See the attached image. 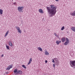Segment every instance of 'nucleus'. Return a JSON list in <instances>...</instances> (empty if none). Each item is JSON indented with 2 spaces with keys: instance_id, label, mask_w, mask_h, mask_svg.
Listing matches in <instances>:
<instances>
[{
  "instance_id": "1",
  "label": "nucleus",
  "mask_w": 75,
  "mask_h": 75,
  "mask_svg": "<svg viewBox=\"0 0 75 75\" xmlns=\"http://www.w3.org/2000/svg\"><path fill=\"white\" fill-rule=\"evenodd\" d=\"M50 7H46L47 10L48 12V13L49 14V16L51 17L52 16H54L55 15L57 11L56 9L57 8L54 5H50Z\"/></svg>"
},
{
  "instance_id": "2",
  "label": "nucleus",
  "mask_w": 75,
  "mask_h": 75,
  "mask_svg": "<svg viewBox=\"0 0 75 75\" xmlns=\"http://www.w3.org/2000/svg\"><path fill=\"white\" fill-rule=\"evenodd\" d=\"M24 9L23 6H19L18 7V10L19 12L23 13V10Z\"/></svg>"
},
{
  "instance_id": "3",
  "label": "nucleus",
  "mask_w": 75,
  "mask_h": 75,
  "mask_svg": "<svg viewBox=\"0 0 75 75\" xmlns=\"http://www.w3.org/2000/svg\"><path fill=\"white\" fill-rule=\"evenodd\" d=\"M38 11L41 14H43V13H44V11H43L42 9H39Z\"/></svg>"
},
{
  "instance_id": "4",
  "label": "nucleus",
  "mask_w": 75,
  "mask_h": 75,
  "mask_svg": "<svg viewBox=\"0 0 75 75\" xmlns=\"http://www.w3.org/2000/svg\"><path fill=\"white\" fill-rule=\"evenodd\" d=\"M12 65H9L8 66V67H7V69H6V70H9L11 68H12Z\"/></svg>"
},
{
  "instance_id": "5",
  "label": "nucleus",
  "mask_w": 75,
  "mask_h": 75,
  "mask_svg": "<svg viewBox=\"0 0 75 75\" xmlns=\"http://www.w3.org/2000/svg\"><path fill=\"white\" fill-rule=\"evenodd\" d=\"M61 40L62 42H64L65 41L66 39L65 38L63 37L62 38Z\"/></svg>"
},
{
  "instance_id": "6",
  "label": "nucleus",
  "mask_w": 75,
  "mask_h": 75,
  "mask_svg": "<svg viewBox=\"0 0 75 75\" xmlns=\"http://www.w3.org/2000/svg\"><path fill=\"white\" fill-rule=\"evenodd\" d=\"M70 14L72 16H75V11L73 12L72 13H70Z\"/></svg>"
},
{
  "instance_id": "7",
  "label": "nucleus",
  "mask_w": 75,
  "mask_h": 75,
  "mask_svg": "<svg viewBox=\"0 0 75 75\" xmlns=\"http://www.w3.org/2000/svg\"><path fill=\"white\" fill-rule=\"evenodd\" d=\"M32 61V58H30L29 60V62L28 63V65H29V64H31V62Z\"/></svg>"
},
{
  "instance_id": "8",
  "label": "nucleus",
  "mask_w": 75,
  "mask_h": 75,
  "mask_svg": "<svg viewBox=\"0 0 75 75\" xmlns=\"http://www.w3.org/2000/svg\"><path fill=\"white\" fill-rule=\"evenodd\" d=\"M71 30L72 31H74L75 32V27H72L71 28Z\"/></svg>"
},
{
  "instance_id": "9",
  "label": "nucleus",
  "mask_w": 75,
  "mask_h": 75,
  "mask_svg": "<svg viewBox=\"0 0 75 75\" xmlns=\"http://www.w3.org/2000/svg\"><path fill=\"white\" fill-rule=\"evenodd\" d=\"M45 55H49V53L47 52V51L45 50Z\"/></svg>"
},
{
  "instance_id": "10",
  "label": "nucleus",
  "mask_w": 75,
  "mask_h": 75,
  "mask_svg": "<svg viewBox=\"0 0 75 75\" xmlns=\"http://www.w3.org/2000/svg\"><path fill=\"white\" fill-rule=\"evenodd\" d=\"M38 50H39V51H40L41 52L42 51V48L40 47H38Z\"/></svg>"
},
{
  "instance_id": "11",
  "label": "nucleus",
  "mask_w": 75,
  "mask_h": 75,
  "mask_svg": "<svg viewBox=\"0 0 75 75\" xmlns=\"http://www.w3.org/2000/svg\"><path fill=\"white\" fill-rule=\"evenodd\" d=\"M18 73L19 74H22V72L21 70H19V71H18Z\"/></svg>"
},
{
  "instance_id": "12",
  "label": "nucleus",
  "mask_w": 75,
  "mask_h": 75,
  "mask_svg": "<svg viewBox=\"0 0 75 75\" xmlns=\"http://www.w3.org/2000/svg\"><path fill=\"white\" fill-rule=\"evenodd\" d=\"M3 10L1 9H0V14H3Z\"/></svg>"
},
{
  "instance_id": "13",
  "label": "nucleus",
  "mask_w": 75,
  "mask_h": 75,
  "mask_svg": "<svg viewBox=\"0 0 75 75\" xmlns=\"http://www.w3.org/2000/svg\"><path fill=\"white\" fill-rule=\"evenodd\" d=\"M69 43V42H66H66L64 44V45H68V44Z\"/></svg>"
},
{
  "instance_id": "14",
  "label": "nucleus",
  "mask_w": 75,
  "mask_h": 75,
  "mask_svg": "<svg viewBox=\"0 0 75 75\" xmlns=\"http://www.w3.org/2000/svg\"><path fill=\"white\" fill-rule=\"evenodd\" d=\"M9 44L11 47L13 46V44H12V43H11V41H9Z\"/></svg>"
},
{
  "instance_id": "15",
  "label": "nucleus",
  "mask_w": 75,
  "mask_h": 75,
  "mask_svg": "<svg viewBox=\"0 0 75 75\" xmlns=\"http://www.w3.org/2000/svg\"><path fill=\"white\" fill-rule=\"evenodd\" d=\"M6 48L7 50H10V48H9V46H7L6 44Z\"/></svg>"
},
{
  "instance_id": "16",
  "label": "nucleus",
  "mask_w": 75,
  "mask_h": 75,
  "mask_svg": "<svg viewBox=\"0 0 75 75\" xmlns=\"http://www.w3.org/2000/svg\"><path fill=\"white\" fill-rule=\"evenodd\" d=\"M13 72L14 73H16V72H18V71H17V69H15L13 71Z\"/></svg>"
},
{
  "instance_id": "17",
  "label": "nucleus",
  "mask_w": 75,
  "mask_h": 75,
  "mask_svg": "<svg viewBox=\"0 0 75 75\" xmlns=\"http://www.w3.org/2000/svg\"><path fill=\"white\" fill-rule=\"evenodd\" d=\"M15 28H16V29L18 30H20V28L19 27H18L17 26H16Z\"/></svg>"
},
{
  "instance_id": "18",
  "label": "nucleus",
  "mask_w": 75,
  "mask_h": 75,
  "mask_svg": "<svg viewBox=\"0 0 75 75\" xmlns=\"http://www.w3.org/2000/svg\"><path fill=\"white\" fill-rule=\"evenodd\" d=\"M59 62H56V65L57 66H58V65H59Z\"/></svg>"
},
{
  "instance_id": "19",
  "label": "nucleus",
  "mask_w": 75,
  "mask_h": 75,
  "mask_svg": "<svg viewBox=\"0 0 75 75\" xmlns=\"http://www.w3.org/2000/svg\"><path fill=\"white\" fill-rule=\"evenodd\" d=\"M54 59H55V61H56V62H58V59L57 58H54Z\"/></svg>"
},
{
  "instance_id": "20",
  "label": "nucleus",
  "mask_w": 75,
  "mask_h": 75,
  "mask_svg": "<svg viewBox=\"0 0 75 75\" xmlns=\"http://www.w3.org/2000/svg\"><path fill=\"white\" fill-rule=\"evenodd\" d=\"M22 67H23V68H25V69H26V68H27L26 66H25V65H22Z\"/></svg>"
},
{
  "instance_id": "21",
  "label": "nucleus",
  "mask_w": 75,
  "mask_h": 75,
  "mask_svg": "<svg viewBox=\"0 0 75 75\" xmlns=\"http://www.w3.org/2000/svg\"><path fill=\"white\" fill-rule=\"evenodd\" d=\"M8 31L6 33L5 35V37L7 36V35H8Z\"/></svg>"
},
{
  "instance_id": "22",
  "label": "nucleus",
  "mask_w": 75,
  "mask_h": 75,
  "mask_svg": "<svg viewBox=\"0 0 75 75\" xmlns=\"http://www.w3.org/2000/svg\"><path fill=\"white\" fill-rule=\"evenodd\" d=\"M66 41L67 42H69V39H68V38H66Z\"/></svg>"
},
{
  "instance_id": "23",
  "label": "nucleus",
  "mask_w": 75,
  "mask_h": 75,
  "mask_svg": "<svg viewBox=\"0 0 75 75\" xmlns=\"http://www.w3.org/2000/svg\"><path fill=\"white\" fill-rule=\"evenodd\" d=\"M56 42L57 45H59V41L58 40Z\"/></svg>"
},
{
  "instance_id": "24",
  "label": "nucleus",
  "mask_w": 75,
  "mask_h": 75,
  "mask_svg": "<svg viewBox=\"0 0 75 75\" xmlns=\"http://www.w3.org/2000/svg\"><path fill=\"white\" fill-rule=\"evenodd\" d=\"M64 28H65V27L64 26H63L61 29V30H64Z\"/></svg>"
},
{
  "instance_id": "25",
  "label": "nucleus",
  "mask_w": 75,
  "mask_h": 75,
  "mask_svg": "<svg viewBox=\"0 0 75 75\" xmlns=\"http://www.w3.org/2000/svg\"><path fill=\"white\" fill-rule=\"evenodd\" d=\"M18 31L19 33H20V34H21V30H20V29H19V30H18Z\"/></svg>"
},
{
  "instance_id": "26",
  "label": "nucleus",
  "mask_w": 75,
  "mask_h": 75,
  "mask_svg": "<svg viewBox=\"0 0 75 75\" xmlns=\"http://www.w3.org/2000/svg\"><path fill=\"white\" fill-rule=\"evenodd\" d=\"M54 35H55V36H56V37H58V35H57V34H56V33H54Z\"/></svg>"
},
{
  "instance_id": "27",
  "label": "nucleus",
  "mask_w": 75,
  "mask_h": 75,
  "mask_svg": "<svg viewBox=\"0 0 75 75\" xmlns=\"http://www.w3.org/2000/svg\"><path fill=\"white\" fill-rule=\"evenodd\" d=\"M53 67L54 68H55V64H53Z\"/></svg>"
},
{
  "instance_id": "28",
  "label": "nucleus",
  "mask_w": 75,
  "mask_h": 75,
  "mask_svg": "<svg viewBox=\"0 0 75 75\" xmlns=\"http://www.w3.org/2000/svg\"><path fill=\"white\" fill-rule=\"evenodd\" d=\"M15 75H18V72L16 73Z\"/></svg>"
},
{
  "instance_id": "29",
  "label": "nucleus",
  "mask_w": 75,
  "mask_h": 75,
  "mask_svg": "<svg viewBox=\"0 0 75 75\" xmlns=\"http://www.w3.org/2000/svg\"><path fill=\"white\" fill-rule=\"evenodd\" d=\"M52 62L54 63L55 62V61H54V59H53V61H52Z\"/></svg>"
},
{
  "instance_id": "30",
  "label": "nucleus",
  "mask_w": 75,
  "mask_h": 75,
  "mask_svg": "<svg viewBox=\"0 0 75 75\" xmlns=\"http://www.w3.org/2000/svg\"><path fill=\"white\" fill-rule=\"evenodd\" d=\"M47 62H48V61H47V60H46L45 61V63H47Z\"/></svg>"
},
{
  "instance_id": "31",
  "label": "nucleus",
  "mask_w": 75,
  "mask_h": 75,
  "mask_svg": "<svg viewBox=\"0 0 75 75\" xmlns=\"http://www.w3.org/2000/svg\"><path fill=\"white\" fill-rule=\"evenodd\" d=\"M3 56H4V54H2L1 55V57H3Z\"/></svg>"
},
{
  "instance_id": "32",
  "label": "nucleus",
  "mask_w": 75,
  "mask_h": 75,
  "mask_svg": "<svg viewBox=\"0 0 75 75\" xmlns=\"http://www.w3.org/2000/svg\"><path fill=\"white\" fill-rule=\"evenodd\" d=\"M13 4L14 5H15V4H16V2H15L13 3Z\"/></svg>"
},
{
  "instance_id": "33",
  "label": "nucleus",
  "mask_w": 75,
  "mask_h": 75,
  "mask_svg": "<svg viewBox=\"0 0 75 75\" xmlns=\"http://www.w3.org/2000/svg\"><path fill=\"white\" fill-rule=\"evenodd\" d=\"M59 43H61V41L60 40L59 41Z\"/></svg>"
},
{
  "instance_id": "34",
  "label": "nucleus",
  "mask_w": 75,
  "mask_h": 75,
  "mask_svg": "<svg viewBox=\"0 0 75 75\" xmlns=\"http://www.w3.org/2000/svg\"><path fill=\"white\" fill-rule=\"evenodd\" d=\"M56 1H58V0H55Z\"/></svg>"
},
{
  "instance_id": "35",
  "label": "nucleus",
  "mask_w": 75,
  "mask_h": 75,
  "mask_svg": "<svg viewBox=\"0 0 75 75\" xmlns=\"http://www.w3.org/2000/svg\"><path fill=\"white\" fill-rule=\"evenodd\" d=\"M6 74H8V72H6Z\"/></svg>"
},
{
  "instance_id": "36",
  "label": "nucleus",
  "mask_w": 75,
  "mask_h": 75,
  "mask_svg": "<svg viewBox=\"0 0 75 75\" xmlns=\"http://www.w3.org/2000/svg\"><path fill=\"white\" fill-rule=\"evenodd\" d=\"M48 31H50V29H48Z\"/></svg>"
},
{
  "instance_id": "37",
  "label": "nucleus",
  "mask_w": 75,
  "mask_h": 75,
  "mask_svg": "<svg viewBox=\"0 0 75 75\" xmlns=\"http://www.w3.org/2000/svg\"><path fill=\"white\" fill-rule=\"evenodd\" d=\"M12 1H13V0H12Z\"/></svg>"
}]
</instances>
